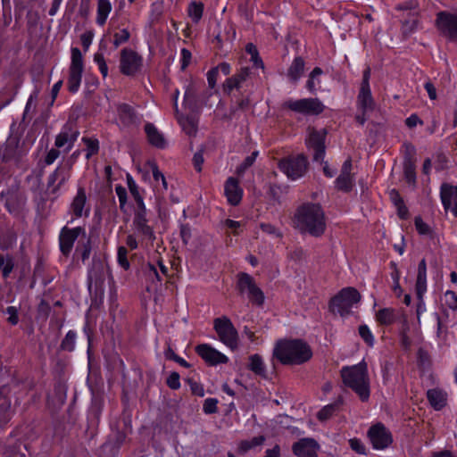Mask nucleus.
<instances>
[{
	"label": "nucleus",
	"mask_w": 457,
	"mask_h": 457,
	"mask_svg": "<svg viewBox=\"0 0 457 457\" xmlns=\"http://www.w3.org/2000/svg\"><path fill=\"white\" fill-rule=\"evenodd\" d=\"M352 161L347 159L344 162L341 169V173L336 179V187L337 189L345 192H349L353 186L354 179L351 173Z\"/></svg>",
	"instance_id": "nucleus-25"
},
{
	"label": "nucleus",
	"mask_w": 457,
	"mask_h": 457,
	"mask_svg": "<svg viewBox=\"0 0 457 457\" xmlns=\"http://www.w3.org/2000/svg\"><path fill=\"white\" fill-rule=\"evenodd\" d=\"M130 33L127 29H122L113 34V46L118 48L120 45L127 43L129 40Z\"/></svg>",
	"instance_id": "nucleus-47"
},
{
	"label": "nucleus",
	"mask_w": 457,
	"mask_h": 457,
	"mask_svg": "<svg viewBox=\"0 0 457 457\" xmlns=\"http://www.w3.org/2000/svg\"><path fill=\"white\" fill-rule=\"evenodd\" d=\"M151 170L154 182L156 183L155 186L158 187V190L167 191L168 184L166 179L155 163H151Z\"/></svg>",
	"instance_id": "nucleus-39"
},
{
	"label": "nucleus",
	"mask_w": 457,
	"mask_h": 457,
	"mask_svg": "<svg viewBox=\"0 0 457 457\" xmlns=\"http://www.w3.org/2000/svg\"><path fill=\"white\" fill-rule=\"evenodd\" d=\"M118 114L124 125H129L135 121L136 116L134 110L129 104H120L118 107Z\"/></svg>",
	"instance_id": "nucleus-35"
},
{
	"label": "nucleus",
	"mask_w": 457,
	"mask_h": 457,
	"mask_svg": "<svg viewBox=\"0 0 457 457\" xmlns=\"http://www.w3.org/2000/svg\"><path fill=\"white\" fill-rule=\"evenodd\" d=\"M97 9L96 22L99 26H104L112 10V5L110 0H96Z\"/></svg>",
	"instance_id": "nucleus-31"
},
{
	"label": "nucleus",
	"mask_w": 457,
	"mask_h": 457,
	"mask_svg": "<svg viewBox=\"0 0 457 457\" xmlns=\"http://www.w3.org/2000/svg\"><path fill=\"white\" fill-rule=\"evenodd\" d=\"M260 228L264 233H266L270 236H272L274 237H282V233L275 226H273L270 223H261Z\"/></svg>",
	"instance_id": "nucleus-55"
},
{
	"label": "nucleus",
	"mask_w": 457,
	"mask_h": 457,
	"mask_svg": "<svg viewBox=\"0 0 457 457\" xmlns=\"http://www.w3.org/2000/svg\"><path fill=\"white\" fill-rule=\"evenodd\" d=\"M145 131L146 133L149 143L158 148H164L166 146V140L163 135L158 131L154 125L147 123L145 126Z\"/></svg>",
	"instance_id": "nucleus-29"
},
{
	"label": "nucleus",
	"mask_w": 457,
	"mask_h": 457,
	"mask_svg": "<svg viewBox=\"0 0 457 457\" xmlns=\"http://www.w3.org/2000/svg\"><path fill=\"white\" fill-rule=\"evenodd\" d=\"M307 159L302 154L281 160L278 162L279 170L292 180L303 177L307 170Z\"/></svg>",
	"instance_id": "nucleus-8"
},
{
	"label": "nucleus",
	"mask_w": 457,
	"mask_h": 457,
	"mask_svg": "<svg viewBox=\"0 0 457 457\" xmlns=\"http://www.w3.org/2000/svg\"><path fill=\"white\" fill-rule=\"evenodd\" d=\"M5 457H19L20 454V445L15 444L12 446H8L4 451Z\"/></svg>",
	"instance_id": "nucleus-64"
},
{
	"label": "nucleus",
	"mask_w": 457,
	"mask_h": 457,
	"mask_svg": "<svg viewBox=\"0 0 457 457\" xmlns=\"http://www.w3.org/2000/svg\"><path fill=\"white\" fill-rule=\"evenodd\" d=\"M323 73L320 67L314 68L309 75L306 82V87L311 93H315L318 86L320 84V76Z\"/></svg>",
	"instance_id": "nucleus-38"
},
{
	"label": "nucleus",
	"mask_w": 457,
	"mask_h": 457,
	"mask_svg": "<svg viewBox=\"0 0 457 457\" xmlns=\"http://www.w3.org/2000/svg\"><path fill=\"white\" fill-rule=\"evenodd\" d=\"M79 235L86 236V230L82 227L70 228L64 226L59 235V247L62 253L68 256L73 248L74 243Z\"/></svg>",
	"instance_id": "nucleus-15"
},
{
	"label": "nucleus",
	"mask_w": 457,
	"mask_h": 457,
	"mask_svg": "<svg viewBox=\"0 0 457 457\" xmlns=\"http://www.w3.org/2000/svg\"><path fill=\"white\" fill-rule=\"evenodd\" d=\"M70 177L71 168L60 165L49 175L47 187L53 194H55L69 180Z\"/></svg>",
	"instance_id": "nucleus-23"
},
{
	"label": "nucleus",
	"mask_w": 457,
	"mask_h": 457,
	"mask_svg": "<svg viewBox=\"0 0 457 457\" xmlns=\"http://www.w3.org/2000/svg\"><path fill=\"white\" fill-rule=\"evenodd\" d=\"M283 106L303 115H319L325 109L324 104L318 98L289 99L283 104Z\"/></svg>",
	"instance_id": "nucleus-7"
},
{
	"label": "nucleus",
	"mask_w": 457,
	"mask_h": 457,
	"mask_svg": "<svg viewBox=\"0 0 457 457\" xmlns=\"http://www.w3.org/2000/svg\"><path fill=\"white\" fill-rule=\"evenodd\" d=\"M218 400L215 398H207L204 400L203 410L206 414L215 413L218 411Z\"/></svg>",
	"instance_id": "nucleus-53"
},
{
	"label": "nucleus",
	"mask_w": 457,
	"mask_h": 457,
	"mask_svg": "<svg viewBox=\"0 0 457 457\" xmlns=\"http://www.w3.org/2000/svg\"><path fill=\"white\" fill-rule=\"evenodd\" d=\"M343 383L354 391L362 402L370 398V378L367 363L361 361L356 365L343 367L341 371Z\"/></svg>",
	"instance_id": "nucleus-3"
},
{
	"label": "nucleus",
	"mask_w": 457,
	"mask_h": 457,
	"mask_svg": "<svg viewBox=\"0 0 457 457\" xmlns=\"http://www.w3.org/2000/svg\"><path fill=\"white\" fill-rule=\"evenodd\" d=\"M83 72L82 54L79 48L71 49V62L69 69L68 89L71 93H76L81 83Z\"/></svg>",
	"instance_id": "nucleus-10"
},
{
	"label": "nucleus",
	"mask_w": 457,
	"mask_h": 457,
	"mask_svg": "<svg viewBox=\"0 0 457 457\" xmlns=\"http://www.w3.org/2000/svg\"><path fill=\"white\" fill-rule=\"evenodd\" d=\"M415 228L420 235H428L430 233L429 226L425 223L420 217L415 218Z\"/></svg>",
	"instance_id": "nucleus-59"
},
{
	"label": "nucleus",
	"mask_w": 457,
	"mask_h": 457,
	"mask_svg": "<svg viewBox=\"0 0 457 457\" xmlns=\"http://www.w3.org/2000/svg\"><path fill=\"white\" fill-rule=\"evenodd\" d=\"M326 129H310L309 136L306 138V145L313 151V160L315 162H323L326 154Z\"/></svg>",
	"instance_id": "nucleus-12"
},
{
	"label": "nucleus",
	"mask_w": 457,
	"mask_h": 457,
	"mask_svg": "<svg viewBox=\"0 0 457 457\" xmlns=\"http://www.w3.org/2000/svg\"><path fill=\"white\" fill-rule=\"evenodd\" d=\"M191 52L186 48L181 49V69L185 70L191 61Z\"/></svg>",
	"instance_id": "nucleus-63"
},
{
	"label": "nucleus",
	"mask_w": 457,
	"mask_h": 457,
	"mask_svg": "<svg viewBox=\"0 0 457 457\" xmlns=\"http://www.w3.org/2000/svg\"><path fill=\"white\" fill-rule=\"evenodd\" d=\"M196 353L210 365L227 363L228 358L210 345L202 344L195 347Z\"/></svg>",
	"instance_id": "nucleus-22"
},
{
	"label": "nucleus",
	"mask_w": 457,
	"mask_h": 457,
	"mask_svg": "<svg viewBox=\"0 0 457 457\" xmlns=\"http://www.w3.org/2000/svg\"><path fill=\"white\" fill-rule=\"evenodd\" d=\"M179 122L181 125L183 130L189 136L195 135L196 132V124L192 118L189 117H179Z\"/></svg>",
	"instance_id": "nucleus-45"
},
{
	"label": "nucleus",
	"mask_w": 457,
	"mask_h": 457,
	"mask_svg": "<svg viewBox=\"0 0 457 457\" xmlns=\"http://www.w3.org/2000/svg\"><path fill=\"white\" fill-rule=\"evenodd\" d=\"M294 222L301 232L313 237H320L326 229L324 212L320 205L316 204L300 206L295 214Z\"/></svg>",
	"instance_id": "nucleus-2"
},
{
	"label": "nucleus",
	"mask_w": 457,
	"mask_h": 457,
	"mask_svg": "<svg viewBox=\"0 0 457 457\" xmlns=\"http://www.w3.org/2000/svg\"><path fill=\"white\" fill-rule=\"evenodd\" d=\"M224 193L229 204L236 206L239 204L243 196V189L237 179L229 177L224 185Z\"/></svg>",
	"instance_id": "nucleus-26"
},
{
	"label": "nucleus",
	"mask_w": 457,
	"mask_h": 457,
	"mask_svg": "<svg viewBox=\"0 0 457 457\" xmlns=\"http://www.w3.org/2000/svg\"><path fill=\"white\" fill-rule=\"evenodd\" d=\"M132 229L140 241L153 242L155 238L154 229L148 225L145 207L137 208L132 220Z\"/></svg>",
	"instance_id": "nucleus-11"
},
{
	"label": "nucleus",
	"mask_w": 457,
	"mask_h": 457,
	"mask_svg": "<svg viewBox=\"0 0 457 457\" xmlns=\"http://www.w3.org/2000/svg\"><path fill=\"white\" fill-rule=\"evenodd\" d=\"M128 185H129V191H130L132 196L134 197L135 201L137 202V208L145 207V205L144 204L143 197L139 194L138 187L137 186L135 181H133L132 179L129 178Z\"/></svg>",
	"instance_id": "nucleus-46"
},
{
	"label": "nucleus",
	"mask_w": 457,
	"mask_h": 457,
	"mask_svg": "<svg viewBox=\"0 0 457 457\" xmlns=\"http://www.w3.org/2000/svg\"><path fill=\"white\" fill-rule=\"evenodd\" d=\"M8 315V322L12 325H16L19 322L18 309L15 306H8L5 310Z\"/></svg>",
	"instance_id": "nucleus-57"
},
{
	"label": "nucleus",
	"mask_w": 457,
	"mask_h": 457,
	"mask_svg": "<svg viewBox=\"0 0 457 457\" xmlns=\"http://www.w3.org/2000/svg\"><path fill=\"white\" fill-rule=\"evenodd\" d=\"M213 328L221 343L231 350H235L238 347L237 330L227 316L214 319Z\"/></svg>",
	"instance_id": "nucleus-5"
},
{
	"label": "nucleus",
	"mask_w": 457,
	"mask_h": 457,
	"mask_svg": "<svg viewBox=\"0 0 457 457\" xmlns=\"http://www.w3.org/2000/svg\"><path fill=\"white\" fill-rule=\"evenodd\" d=\"M395 312L391 308L379 310L376 314L377 321L382 325H390L395 321Z\"/></svg>",
	"instance_id": "nucleus-40"
},
{
	"label": "nucleus",
	"mask_w": 457,
	"mask_h": 457,
	"mask_svg": "<svg viewBox=\"0 0 457 457\" xmlns=\"http://www.w3.org/2000/svg\"><path fill=\"white\" fill-rule=\"evenodd\" d=\"M237 288L241 295H246L252 303L257 305H262L264 303L263 292L249 274L245 272L238 274Z\"/></svg>",
	"instance_id": "nucleus-6"
},
{
	"label": "nucleus",
	"mask_w": 457,
	"mask_h": 457,
	"mask_svg": "<svg viewBox=\"0 0 457 457\" xmlns=\"http://www.w3.org/2000/svg\"><path fill=\"white\" fill-rule=\"evenodd\" d=\"M258 155V151L253 152L249 156H247L244 162L237 167V173L245 172L249 167H251L256 160Z\"/></svg>",
	"instance_id": "nucleus-51"
},
{
	"label": "nucleus",
	"mask_w": 457,
	"mask_h": 457,
	"mask_svg": "<svg viewBox=\"0 0 457 457\" xmlns=\"http://www.w3.org/2000/svg\"><path fill=\"white\" fill-rule=\"evenodd\" d=\"M415 290L419 300L417 304V316L420 318V314L426 311L425 303L423 301V295L427 292V262L425 259H422L418 265Z\"/></svg>",
	"instance_id": "nucleus-16"
},
{
	"label": "nucleus",
	"mask_w": 457,
	"mask_h": 457,
	"mask_svg": "<svg viewBox=\"0 0 457 457\" xmlns=\"http://www.w3.org/2000/svg\"><path fill=\"white\" fill-rule=\"evenodd\" d=\"M245 50L251 55L250 61L253 62V66L263 69L264 64L262 58L259 56L256 46L253 44L249 43L246 45Z\"/></svg>",
	"instance_id": "nucleus-42"
},
{
	"label": "nucleus",
	"mask_w": 457,
	"mask_h": 457,
	"mask_svg": "<svg viewBox=\"0 0 457 457\" xmlns=\"http://www.w3.org/2000/svg\"><path fill=\"white\" fill-rule=\"evenodd\" d=\"M349 445L353 451L359 454H366V447L361 440L354 437L349 440Z\"/></svg>",
	"instance_id": "nucleus-54"
},
{
	"label": "nucleus",
	"mask_w": 457,
	"mask_h": 457,
	"mask_svg": "<svg viewBox=\"0 0 457 457\" xmlns=\"http://www.w3.org/2000/svg\"><path fill=\"white\" fill-rule=\"evenodd\" d=\"M368 436L372 446L377 450L386 449L393 442L391 433L381 423L372 426L368 431Z\"/></svg>",
	"instance_id": "nucleus-18"
},
{
	"label": "nucleus",
	"mask_w": 457,
	"mask_h": 457,
	"mask_svg": "<svg viewBox=\"0 0 457 457\" xmlns=\"http://www.w3.org/2000/svg\"><path fill=\"white\" fill-rule=\"evenodd\" d=\"M137 235L135 233L129 234L126 238V245L130 250H135L138 247L139 243L141 242L139 239H137Z\"/></svg>",
	"instance_id": "nucleus-62"
},
{
	"label": "nucleus",
	"mask_w": 457,
	"mask_h": 457,
	"mask_svg": "<svg viewBox=\"0 0 457 457\" xmlns=\"http://www.w3.org/2000/svg\"><path fill=\"white\" fill-rule=\"evenodd\" d=\"M312 356L311 346L301 339L279 340L273 349V357L284 365H300Z\"/></svg>",
	"instance_id": "nucleus-1"
},
{
	"label": "nucleus",
	"mask_w": 457,
	"mask_h": 457,
	"mask_svg": "<svg viewBox=\"0 0 457 457\" xmlns=\"http://www.w3.org/2000/svg\"><path fill=\"white\" fill-rule=\"evenodd\" d=\"M167 386L171 389H179L180 387V377L178 372H171L167 378Z\"/></svg>",
	"instance_id": "nucleus-56"
},
{
	"label": "nucleus",
	"mask_w": 457,
	"mask_h": 457,
	"mask_svg": "<svg viewBox=\"0 0 457 457\" xmlns=\"http://www.w3.org/2000/svg\"><path fill=\"white\" fill-rule=\"evenodd\" d=\"M104 264L101 261H93L92 268L88 272V279L90 284L93 281H95L96 284L98 281L104 280Z\"/></svg>",
	"instance_id": "nucleus-37"
},
{
	"label": "nucleus",
	"mask_w": 457,
	"mask_h": 457,
	"mask_svg": "<svg viewBox=\"0 0 457 457\" xmlns=\"http://www.w3.org/2000/svg\"><path fill=\"white\" fill-rule=\"evenodd\" d=\"M117 261L120 266L125 270L129 269L130 264L128 260V249L125 246L118 247Z\"/></svg>",
	"instance_id": "nucleus-48"
},
{
	"label": "nucleus",
	"mask_w": 457,
	"mask_h": 457,
	"mask_svg": "<svg viewBox=\"0 0 457 457\" xmlns=\"http://www.w3.org/2000/svg\"><path fill=\"white\" fill-rule=\"evenodd\" d=\"M342 404H343V400L340 397L337 401H335L333 403L324 406L317 413L318 420L320 421H325V420H328L339 410V408Z\"/></svg>",
	"instance_id": "nucleus-34"
},
{
	"label": "nucleus",
	"mask_w": 457,
	"mask_h": 457,
	"mask_svg": "<svg viewBox=\"0 0 457 457\" xmlns=\"http://www.w3.org/2000/svg\"><path fill=\"white\" fill-rule=\"evenodd\" d=\"M79 135V131L72 121L66 122L57 134L54 141L56 148L64 147V152L68 153L73 147Z\"/></svg>",
	"instance_id": "nucleus-13"
},
{
	"label": "nucleus",
	"mask_w": 457,
	"mask_h": 457,
	"mask_svg": "<svg viewBox=\"0 0 457 457\" xmlns=\"http://www.w3.org/2000/svg\"><path fill=\"white\" fill-rule=\"evenodd\" d=\"M142 57L129 48H124L120 52V70L127 76L136 74L142 66Z\"/></svg>",
	"instance_id": "nucleus-14"
},
{
	"label": "nucleus",
	"mask_w": 457,
	"mask_h": 457,
	"mask_svg": "<svg viewBox=\"0 0 457 457\" xmlns=\"http://www.w3.org/2000/svg\"><path fill=\"white\" fill-rule=\"evenodd\" d=\"M304 65L305 62L300 56L293 60L287 72V76L291 82L296 83L301 79L304 71Z\"/></svg>",
	"instance_id": "nucleus-30"
},
{
	"label": "nucleus",
	"mask_w": 457,
	"mask_h": 457,
	"mask_svg": "<svg viewBox=\"0 0 457 457\" xmlns=\"http://www.w3.org/2000/svg\"><path fill=\"white\" fill-rule=\"evenodd\" d=\"M404 177L409 184H414L416 181L415 169L411 162L404 164Z\"/></svg>",
	"instance_id": "nucleus-52"
},
{
	"label": "nucleus",
	"mask_w": 457,
	"mask_h": 457,
	"mask_svg": "<svg viewBox=\"0 0 457 457\" xmlns=\"http://www.w3.org/2000/svg\"><path fill=\"white\" fill-rule=\"evenodd\" d=\"M436 26L443 36L452 41L457 40V10L439 12L436 14Z\"/></svg>",
	"instance_id": "nucleus-9"
},
{
	"label": "nucleus",
	"mask_w": 457,
	"mask_h": 457,
	"mask_svg": "<svg viewBox=\"0 0 457 457\" xmlns=\"http://www.w3.org/2000/svg\"><path fill=\"white\" fill-rule=\"evenodd\" d=\"M76 339L77 333L73 330H69L62 341V349L68 352H72L75 349Z\"/></svg>",
	"instance_id": "nucleus-43"
},
{
	"label": "nucleus",
	"mask_w": 457,
	"mask_h": 457,
	"mask_svg": "<svg viewBox=\"0 0 457 457\" xmlns=\"http://www.w3.org/2000/svg\"><path fill=\"white\" fill-rule=\"evenodd\" d=\"M14 268V258L5 249H0V272L4 278H7Z\"/></svg>",
	"instance_id": "nucleus-32"
},
{
	"label": "nucleus",
	"mask_w": 457,
	"mask_h": 457,
	"mask_svg": "<svg viewBox=\"0 0 457 457\" xmlns=\"http://www.w3.org/2000/svg\"><path fill=\"white\" fill-rule=\"evenodd\" d=\"M320 445L310 437H305L295 442L292 446V451L297 457H318Z\"/></svg>",
	"instance_id": "nucleus-21"
},
{
	"label": "nucleus",
	"mask_w": 457,
	"mask_h": 457,
	"mask_svg": "<svg viewBox=\"0 0 457 457\" xmlns=\"http://www.w3.org/2000/svg\"><path fill=\"white\" fill-rule=\"evenodd\" d=\"M2 158L4 162L18 159L21 155L20 150V139L17 137H10L1 149Z\"/></svg>",
	"instance_id": "nucleus-27"
},
{
	"label": "nucleus",
	"mask_w": 457,
	"mask_h": 457,
	"mask_svg": "<svg viewBox=\"0 0 457 457\" xmlns=\"http://www.w3.org/2000/svg\"><path fill=\"white\" fill-rule=\"evenodd\" d=\"M13 415L9 389L6 386L0 387V429L5 428Z\"/></svg>",
	"instance_id": "nucleus-24"
},
{
	"label": "nucleus",
	"mask_w": 457,
	"mask_h": 457,
	"mask_svg": "<svg viewBox=\"0 0 457 457\" xmlns=\"http://www.w3.org/2000/svg\"><path fill=\"white\" fill-rule=\"evenodd\" d=\"M69 211L74 216L70 222H73L75 219H79L83 216H89L90 206L87 204V197L84 187H79L78 188L76 195L70 204Z\"/></svg>",
	"instance_id": "nucleus-19"
},
{
	"label": "nucleus",
	"mask_w": 457,
	"mask_h": 457,
	"mask_svg": "<svg viewBox=\"0 0 457 457\" xmlns=\"http://www.w3.org/2000/svg\"><path fill=\"white\" fill-rule=\"evenodd\" d=\"M359 334L369 346L374 345V337L367 325H361L359 327Z\"/></svg>",
	"instance_id": "nucleus-50"
},
{
	"label": "nucleus",
	"mask_w": 457,
	"mask_h": 457,
	"mask_svg": "<svg viewBox=\"0 0 457 457\" xmlns=\"http://www.w3.org/2000/svg\"><path fill=\"white\" fill-rule=\"evenodd\" d=\"M82 141L86 145V158L88 160L90 157L97 154L99 150V142L96 138L83 137Z\"/></svg>",
	"instance_id": "nucleus-44"
},
{
	"label": "nucleus",
	"mask_w": 457,
	"mask_h": 457,
	"mask_svg": "<svg viewBox=\"0 0 457 457\" xmlns=\"http://www.w3.org/2000/svg\"><path fill=\"white\" fill-rule=\"evenodd\" d=\"M60 156V151L56 148H52L48 151L46 158H45V163L46 165L53 164L55 160Z\"/></svg>",
	"instance_id": "nucleus-61"
},
{
	"label": "nucleus",
	"mask_w": 457,
	"mask_h": 457,
	"mask_svg": "<svg viewBox=\"0 0 457 457\" xmlns=\"http://www.w3.org/2000/svg\"><path fill=\"white\" fill-rule=\"evenodd\" d=\"M440 198L445 211L452 212L457 218V186L442 184Z\"/></svg>",
	"instance_id": "nucleus-20"
},
{
	"label": "nucleus",
	"mask_w": 457,
	"mask_h": 457,
	"mask_svg": "<svg viewBox=\"0 0 457 457\" xmlns=\"http://www.w3.org/2000/svg\"><path fill=\"white\" fill-rule=\"evenodd\" d=\"M361 300L360 293L353 287L343 288L330 301L329 309L334 313L344 317L351 312V309Z\"/></svg>",
	"instance_id": "nucleus-4"
},
{
	"label": "nucleus",
	"mask_w": 457,
	"mask_h": 457,
	"mask_svg": "<svg viewBox=\"0 0 457 457\" xmlns=\"http://www.w3.org/2000/svg\"><path fill=\"white\" fill-rule=\"evenodd\" d=\"M219 75V68H212L207 72V81L211 88L216 86L217 79Z\"/></svg>",
	"instance_id": "nucleus-60"
},
{
	"label": "nucleus",
	"mask_w": 457,
	"mask_h": 457,
	"mask_svg": "<svg viewBox=\"0 0 457 457\" xmlns=\"http://www.w3.org/2000/svg\"><path fill=\"white\" fill-rule=\"evenodd\" d=\"M248 368L254 374L262 378L266 377V366L265 363L259 354H253L249 357Z\"/></svg>",
	"instance_id": "nucleus-33"
},
{
	"label": "nucleus",
	"mask_w": 457,
	"mask_h": 457,
	"mask_svg": "<svg viewBox=\"0 0 457 457\" xmlns=\"http://www.w3.org/2000/svg\"><path fill=\"white\" fill-rule=\"evenodd\" d=\"M420 25L418 17V11H414L408 14V18L403 21V30L405 34H411L415 32Z\"/></svg>",
	"instance_id": "nucleus-36"
},
{
	"label": "nucleus",
	"mask_w": 457,
	"mask_h": 457,
	"mask_svg": "<svg viewBox=\"0 0 457 457\" xmlns=\"http://www.w3.org/2000/svg\"><path fill=\"white\" fill-rule=\"evenodd\" d=\"M115 193L120 202V209H123L127 204V190L124 187L118 185L115 187Z\"/></svg>",
	"instance_id": "nucleus-58"
},
{
	"label": "nucleus",
	"mask_w": 457,
	"mask_h": 457,
	"mask_svg": "<svg viewBox=\"0 0 457 457\" xmlns=\"http://www.w3.org/2000/svg\"><path fill=\"white\" fill-rule=\"evenodd\" d=\"M356 106L361 113L355 116V120L358 123L363 125L367 120L366 114L375 109V101L370 89L360 88Z\"/></svg>",
	"instance_id": "nucleus-17"
},
{
	"label": "nucleus",
	"mask_w": 457,
	"mask_h": 457,
	"mask_svg": "<svg viewBox=\"0 0 457 457\" xmlns=\"http://www.w3.org/2000/svg\"><path fill=\"white\" fill-rule=\"evenodd\" d=\"M442 301L449 309L453 311L457 310V295L453 291H446Z\"/></svg>",
	"instance_id": "nucleus-49"
},
{
	"label": "nucleus",
	"mask_w": 457,
	"mask_h": 457,
	"mask_svg": "<svg viewBox=\"0 0 457 457\" xmlns=\"http://www.w3.org/2000/svg\"><path fill=\"white\" fill-rule=\"evenodd\" d=\"M427 398L436 411L442 410L447 403V394L439 388L428 390Z\"/></svg>",
	"instance_id": "nucleus-28"
},
{
	"label": "nucleus",
	"mask_w": 457,
	"mask_h": 457,
	"mask_svg": "<svg viewBox=\"0 0 457 457\" xmlns=\"http://www.w3.org/2000/svg\"><path fill=\"white\" fill-rule=\"evenodd\" d=\"M187 12L193 22L198 23L203 16L204 4L202 3L191 2Z\"/></svg>",
	"instance_id": "nucleus-41"
}]
</instances>
